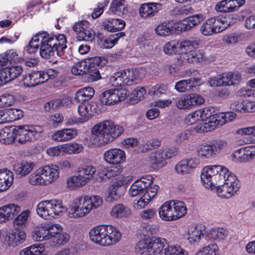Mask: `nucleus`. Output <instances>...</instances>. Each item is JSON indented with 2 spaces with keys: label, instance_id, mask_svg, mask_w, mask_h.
Returning <instances> with one entry per match:
<instances>
[{
  "label": "nucleus",
  "instance_id": "1",
  "mask_svg": "<svg viewBox=\"0 0 255 255\" xmlns=\"http://www.w3.org/2000/svg\"><path fill=\"white\" fill-rule=\"evenodd\" d=\"M67 43V38L63 34L51 35L45 31H41L32 37L24 50L31 54L36 53L39 49V54L44 59L53 57L56 51L59 57L66 59L68 58L65 54Z\"/></svg>",
  "mask_w": 255,
  "mask_h": 255
},
{
  "label": "nucleus",
  "instance_id": "2",
  "mask_svg": "<svg viewBox=\"0 0 255 255\" xmlns=\"http://www.w3.org/2000/svg\"><path fill=\"white\" fill-rule=\"evenodd\" d=\"M44 132V128L39 125L6 127L0 130V142L5 144H11L15 139L21 144L34 142L41 138Z\"/></svg>",
  "mask_w": 255,
  "mask_h": 255
},
{
  "label": "nucleus",
  "instance_id": "3",
  "mask_svg": "<svg viewBox=\"0 0 255 255\" xmlns=\"http://www.w3.org/2000/svg\"><path fill=\"white\" fill-rule=\"evenodd\" d=\"M136 251L141 255H188V252L180 246L168 245L167 241L163 238H144L138 241L135 247Z\"/></svg>",
  "mask_w": 255,
  "mask_h": 255
},
{
  "label": "nucleus",
  "instance_id": "4",
  "mask_svg": "<svg viewBox=\"0 0 255 255\" xmlns=\"http://www.w3.org/2000/svg\"><path fill=\"white\" fill-rule=\"evenodd\" d=\"M153 180L151 175H146L137 179L131 185L128 192L130 197H135L143 193L135 204L134 207L136 209L144 208L156 194L158 186L153 184Z\"/></svg>",
  "mask_w": 255,
  "mask_h": 255
},
{
  "label": "nucleus",
  "instance_id": "5",
  "mask_svg": "<svg viewBox=\"0 0 255 255\" xmlns=\"http://www.w3.org/2000/svg\"><path fill=\"white\" fill-rule=\"evenodd\" d=\"M124 131L123 127L115 125L112 121L106 120L94 125L91 134L95 144L104 145L112 142Z\"/></svg>",
  "mask_w": 255,
  "mask_h": 255
},
{
  "label": "nucleus",
  "instance_id": "6",
  "mask_svg": "<svg viewBox=\"0 0 255 255\" xmlns=\"http://www.w3.org/2000/svg\"><path fill=\"white\" fill-rule=\"evenodd\" d=\"M89 234L92 242L105 247L115 245L122 238V234L119 230L109 225L95 226L90 229Z\"/></svg>",
  "mask_w": 255,
  "mask_h": 255
},
{
  "label": "nucleus",
  "instance_id": "7",
  "mask_svg": "<svg viewBox=\"0 0 255 255\" xmlns=\"http://www.w3.org/2000/svg\"><path fill=\"white\" fill-rule=\"evenodd\" d=\"M228 172V169L222 165H207L201 170V180L206 188L216 189Z\"/></svg>",
  "mask_w": 255,
  "mask_h": 255
},
{
  "label": "nucleus",
  "instance_id": "8",
  "mask_svg": "<svg viewBox=\"0 0 255 255\" xmlns=\"http://www.w3.org/2000/svg\"><path fill=\"white\" fill-rule=\"evenodd\" d=\"M66 207L59 199L45 200L40 202L36 207V213L41 218L51 220L62 216Z\"/></svg>",
  "mask_w": 255,
  "mask_h": 255
},
{
  "label": "nucleus",
  "instance_id": "9",
  "mask_svg": "<svg viewBox=\"0 0 255 255\" xmlns=\"http://www.w3.org/2000/svg\"><path fill=\"white\" fill-rule=\"evenodd\" d=\"M227 142L223 140H215L208 143H199L196 147L197 155L203 159H209L219 155L226 147Z\"/></svg>",
  "mask_w": 255,
  "mask_h": 255
},
{
  "label": "nucleus",
  "instance_id": "10",
  "mask_svg": "<svg viewBox=\"0 0 255 255\" xmlns=\"http://www.w3.org/2000/svg\"><path fill=\"white\" fill-rule=\"evenodd\" d=\"M234 22L228 18L215 16L206 20L200 27L201 33L205 36H210L220 33Z\"/></svg>",
  "mask_w": 255,
  "mask_h": 255
},
{
  "label": "nucleus",
  "instance_id": "11",
  "mask_svg": "<svg viewBox=\"0 0 255 255\" xmlns=\"http://www.w3.org/2000/svg\"><path fill=\"white\" fill-rule=\"evenodd\" d=\"M5 52L0 54V87L17 78L22 72L21 66H7L8 62Z\"/></svg>",
  "mask_w": 255,
  "mask_h": 255
},
{
  "label": "nucleus",
  "instance_id": "12",
  "mask_svg": "<svg viewBox=\"0 0 255 255\" xmlns=\"http://www.w3.org/2000/svg\"><path fill=\"white\" fill-rule=\"evenodd\" d=\"M218 185L216 192L218 196L224 198H229L234 195L240 188L239 181L236 176L228 170V174L225 175L220 183Z\"/></svg>",
  "mask_w": 255,
  "mask_h": 255
},
{
  "label": "nucleus",
  "instance_id": "13",
  "mask_svg": "<svg viewBox=\"0 0 255 255\" xmlns=\"http://www.w3.org/2000/svg\"><path fill=\"white\" fill-rule=\"evenodd\" d=\"M242 80L238 72H225L209 78L208 82L211 87L231 86L239 84Z\"/></svg>",
  "mask_w": 255,
  "mask_h": 255
},
{
  "label": "nucleus",
  "instance_id": "14",
  "mask_svg": "<svg viewBox=\"0 0 255 255\" xmlns=\"http://www.w3.org/2000/svg\"><path fill=\"white\" fill-rule=\"evenodd\" d=\"M67 216L70 218L79 219L88 215L90 211L83 195H80L72 201L66 207Z\"/></svg>",
  "mask_w": 255,
  "mask_h": 255
},
{
  "label": "nucleus",
  "instance_id": "15",
  "mask_svg": "<svg viewBox=\"0 0 255 255\" xmlns=\"http://www.w3.org/2000/svg\"><path fill=\"white\" fill-rule=\"evenodd\" d=\"M204 102V98L196 93L184 94L174 100L176 107L179 110H191Z\"/></svg>",
  "mask_w": 255,
  "mask_h": 255
},
{
  "label": "nucleus",
  "instance_id": "16",
  "mask_svg": "<svg viewBox=\"0 0 255 255\" xmlns=\"http://www.w3.org/2000/svg\"><path fill=\"white\" fill-rule=\"evenodd\" d=\"M128 97V92L124 88L106 90L100 95V100L105 105H114L124 101Z\"/></svg>",
  "mask_w": 255,
  "mask_h": 255
},
{
  "label": "nucleus",
  "instance_id": "17",
  "mask_svg": "<svg viewBox=\"0 0 255 255\" xmlns=\"http://www.w3.org/2000/svg\"><path fill=\"white\" fill-rule=\"evenodd\" d=\"M133 72L131 68L117 72L110 77L109 82L114 87L132 85L135 83Z\"/></svg>",
  "mask_w": 255,
  "mask_h": 255
},
{
  "label": "nucleus",
  "instance_id": "18",
  "mask_svg": "<svg viewBox=\"0 0 255 255\" xmlns=\"http://www.w3.org/2000/svg\"><path fill=\"white\" fill-rule=\"evenodd\" d=\"M200 161L197 157H189L179 161L175 166V172L182 175L192 173L199 165Z\"/></svg>",
  "mask_w": 255,
  "mask_h": 255
},
{
  "label": "nucleus",
  "instance_id": "19",
  "mask_svg": "<svg viewBox=\"0 0 255 255\" xmlns=\"http://www.w3.org/2000/svg\"><path fill=\"white\" fill-rule=\"evenodd\" d=\"M103 160L109 165L122 164L126 161V154L125 151L120 148H112L104 152Z\"/></svg>",
  "mask_w": 255,
  "mask_h": 255
},
{
  "label": "nucleus",
  "instance_id": "20",
  "mask_svg": "<svg viewBox=\"0 0 255 255\" xmlns=\"http://www.w3.org/2000/svg\"><path fill=\"white\" fill-rule=\"evenodd\" d=\"M198 112L200 115L201 122L191 128V131H194L197 133H204L208 132L210 130H205L208 125H211L212 118L213 117V114H212L211 110L208 108H205L202 109H199Z\"/></svg>",
  "mask_w": 255,
  "mask_h": 255
},
{
  "label": "nucleus",
  "instance_id": "21",
  "mask_svg": "<svg viewBox=\"0 0 255 255\" xmlns=\"http://www.w3.org/2000/svg\"><path fill=\"white\" fill-rule=\"evenodd\" d=\"M73 30L77 33L79 40L90 41L94 36L90 23L87 20L75 23L73 26Z\"/></svg>",
  "mask_w": 255,
  "mask_h": 255
},
{
  "label": "nucleus",
  "instance_id": "22",
  "mask_svg": "<svg viewBox=\"0 0 255 255\" xmlns=\"http://www.w3.org/2000/svg\"><path fill=\"white\" fill-rule=\"evenodd\" d=\"M237 115L234 112H222L213 114L211 125H208L205 130H212L217 127H221L226 123L234 120Z\"/></svg>",
  "mask_w": 255,
  "mask_h": 255
},
{
  "label": "nucleus",
  "instance_id": "23",
  "mask_svg": "<svg viewBox=\"0 0 255 255\" xmlns=\"http://www.w3.org/2000/svg\"><path fill=\"white\" fill-rule=\"evenodd\" d=\"M203 80L200 78H191L181 80L175 83L174 89L179 93H186L192 91L196 86L203 84Z\"/></svg>",
  "mask_w": 255,
  "mask_h": 255
},
{
  "label": "nucleus",
  "instance_id": "24",
  "mask_svg": "<svg viewBox=\"0 0 255 255\" xmlns=\"http://www.w3.org/2000/svg\"><path fill=\"white\" fill-rule=\"evenodd\" d=\"M245 2V0H222L217 3L215 9L220 12H233L237 11Z\"/></svg>",
  "mask_w": 255,
  "mask_h": 255
},
{
  "label": "nucleus",
  "instance_id": "25",
  "mask_svg": "<svg viewBox=\"0 0 255 255\" xmlns=\"http://www.w3.org/2000/svg\"><path fill=\"white\" fill-rule=\"evenodd\" d=\"M98 110L96 103L93 102L81 103L78 108L80 116L79 122L84 123L97 113Z\"/></svg>",
  "mask_w": 255,
  "mask_h": 255
},
{
  "label": "nucleus",
  "instance_id": "26",
  "mask_svg": "<svg viewBox=\"0 0 255 255\" xmlns=\"http://www.w3.org/2000/svg\"><path fill=\"white\" fill-rule=\"evenodd\" d=\"M205 227L202 225L191 226L188 228L186 238L191 244L198 243L202 237L206 236Z\"/></svg>",
  "mask_w": 255,
  "mask_h": 255
},
{
  "label": "nucleus",
  "instance_id": "27",
  "mask_svg": "<svg viewBox=\"0 0 255 255\" xmlns=\"http://www.w3.org/2000/svg\"><path fill=\"white\" fill-rule=\"evenodd\" d=\"M199 43L194 40H181L177 41V50L180 59L184 60V55H188L192 50L198 48Z\"/></svg>",
  "mask_w": 255,
  "mask_h": 255
},
{
  "label": "nucleus",
  "instance_id": "28",
  "mask_svg": "<svg viewBox=\"0 0 255 255\" xmlns=\"http://www.w3.org/2000/svg\"><path fill=\"white\" fill-rule=\"evenodd\" d=\"M77 135V130L75 128H66L54 133L52 138L58 142H65L74 138Z\"/></svg>",
  "mask_w": 255,
  "mask_h": 255
},
{
  "label": "nucleus",
  "instance_id": "29",
  "mask_svg": "<svg viewBox=\"0 0 255 255\" xmlns=\"http://www.w3.org/2000/svg\"><path fill=\"white\" fill-rule=\"evenodd\" d=\"M185 59L182 60L183 63H203L207 61V57L205 52L201 49H194L188 53V55H184Z\"/></svg>",
  "mask_w": 255,
  "mask_h": 255
},
{
  "label": "nucleus",
  "instance_id": "30",
  "mask_svg": "<svg viewBox=\"0 0 255 255\" xmlns=\"http://www.w3.org/2000/svg\"><path fill=\"white\" fill-rule=\"evenodd\" d=\"M234 156L238 157L241 162L255 159V145L245 146L236 150Z\"/></svg>",
  "mask_w": 255,
  "mask_h": 255
},
{
  "label": "nucleus",
  "instance_id": "31",
  "mask_svg": "<svg viewBox=\"0 0 255 255\" xmlns=\"http://www.w3.org/2000/svg\"><path fill=\"white\" fill-rule=\"evenodd\" d=\"M172 203V201H166L159 207L158 213L162 220L167 222L175 221Z\"/></svg>",
  "mask_w": 255,
  "mask_h": 255
},
{
  "label": "nucleus",
  "instance_id": "32",
  "mask_svg": "<svg viewBox=\"0 0 255 255\" xmlns=\"http://www.w3.org/2000/svg\"><path fill=\"white\" fill-rule=\"evenodd\" d=\"M13 179L11 171L7 169L0 170V192L8 190L12 185Z\"/></svg>",
  "mask_w": 255,
  "mask_h": 255
},
{
  "label": "nucleus",
  "instance_id": "33",
  "mask_svg": "<svg viewBox=\"0 0 255 255\" xmlns=\"http://www.w3.org/2000/svg\"><path fill=\"white\" fill-rule=\"evenodd\" d=\"M47 185L55 182L59 176V170L57 165L50 164L42 167Z\"/></svg>",
  "mask_w": 255,
  "mask_h": 255
},
{
  "label": "nucleus",
  "instance_id": "34",
  "mask_svg": "<svg viewBox=\"0 0 255 255\" xmlns=\"http://www.w3.org/2000/svg\"><path fill=\"white\" fill-rule=\"evenodd\" d=\"M175 31L174 24L172 21H165L158 24L155 28V33L161 37L168 36Z\"/></svg>",
  "mask_w": 255,
  "mask_h": 255
},
{
  "label": "nucleus",
  "instance_id": "35",
  "mask_svg": "<svg viewBox=\"0 0 255 255\" xmlns=\"http://www.w3.org/2000/svg\"><path fill=\"white\" fill-rule=\"evenodd\" d=\"M228 235V230L223 228H214L206 232V237L212 241H221Z\"/></svg>",
  "mask_w": 255,
  "mask_h": 255
},
{
  "label": "nucleus",
  "instance_id": "36",
  "mask_svg": "<svg viewBox=\"0 0 255 255\" xmlns=\"http://www.w3.org/2000/svg\"><path fill=\"white\" fill-rule=\"evenodd\" d=\"M164 159L163 151L159 150L150 154L148 162L149 164L153 168H162L166 164V162Z\"/></svg>",
  "mask_w": 255,
  "mask_h": 255
},
{
  "label": "nucleus",
  "instance_id": "37",
  "mask_svg": "<svg viewBox=\"0 0 255 255\" xmlns=\"http://www.w3.org/2000/svg\"><path fill=\"white\" fill-rule=\"evenodd\" d=\"M121 164H115L113 166L104 168L98 174L100 178L103 179L106 177L110 179L119 175L123 170V167Z\"/></svg>",
  "mask_w": 255,
  "mask_h": 255
},
{
  "label": "nucleus",
  "instance_id": "38",
  "mask_svg": "<svg viewBox=\"0 0 255 255\" xmlns=\"http://www.w3.org/2000/svg\"><path fill=\"white\" fill-rule=\"evenodd\" d=\"M158 4L156 3L142 4L139 8L140 16L142 18H150L158 11Z\"/></svg>",
  "mask_w": 255,
  "mask_h": 255
},
{
  "label": "nucleus",
  "instance_id": "39",
  "mask_svg": "<svg viewBox=\"0 0 255 255\" xmlns=\"http://www.w3.org/2000/svg\"><path fill=\"white\" fill-rule=\"evenodd\" d=\"M125 2L126 0H113L106 13L109 15L117 14L119 15L125 14L127 11L125 4Z\"/></svg>",
  "mask_w": 255,
  "mask_h": 255
},
{
  "label": "nucleus",
  "instance_id": "40",
  "mask_svg": "<svg viewBox=\"0 0 255 255\" xmlns=\"http://www.w3.org/2000/svg\"><path fill=\"white\" fill-rule=\"evenodd\" d=\"M25 238V232L22 230H17L7 236V242L9 246L14 247L24 242Z\"/></svg>",
  "mask_w": 255,
  "mask_h": 255
},
{
  "label": "nucleus",
  "instance_id": "41",
  "mask_svg": "<svg viewBox=\"0 0 255 255\" xmlns=\"http://www.w3.org/2000/svg\"><path fill=\"white\" fill-rule=\"evenodd\" d=\"M131 214L130 210L122 204L114 206L110 212L112 217L116 218H127Z\"/></svg>",
  "mask_w": 255,
  "mask_h": 255
},
{
  "label": "nucleus",
  "instance_id": "42",
  "mask_svg": "<svg viewBox=\"0 0 255 255\" xmlns=\"http://www.w3.org/2000/svg\"><path fill=\"white\" fill-rule=\"evenodd\" d=\"M83 196L90 212L99 208L103 203V198L100 195H83Z\"/></svg>",
  "mask_w": 255,
  "mask_h": 255
},
{
  "label": "nucleus",
  "instance_id": "43",
  "mask_svg": "<svg viewBox=\"0 0 255 255\" xmlns=\"http://www.w3.org/2000/svg\"><path fill=\"white\" fill-rule=\"evenodd\" d=\"M96 172V167L91 164L84 165L80 167L78 170V173L83 176L86 183L94 178Z\"/></svg>",
  "mask_w": 255,
  "mask_h": 255
},
{
  "label": "nucleus",
  "instance_id": "44",
  "mask_svg": "<svg viewBox=\"0 0 255 255\" xmlns=\"http://www.w3.org/2000/svg\"><path fill=\"white\" fill-rule=\"evenodd\" d=\"M95 94L94 89L87 87L79 90L75 94V99L78 102L88 101L91 99Z\"/></svg>",
  "mask_w": 255,
  "mask_h": 255
},
{
  "label": "nucleus",
  "instance_id": "45",
  "mask_svg": "<svg viewBox=\"0 0 255 255\" xmlns=\"http://www.w3.org/2000/svg\"><path fill=\"white\" fill-rule=\"evenodd\" d=\"M172 201L174 220L175 221L184 216L187 213V209L185 203L182 201L178 200Z\"/></svg>",
  "mask_w": 255,
  "mask_h": 255
},
{
  "label": "nucleus",
  "instance_id": "46",
  "mask_svg": "<svg viewBox=\"0 0 255 255\" xmlns=\"http://www.w3.org/2000/svg\"><path fill=\"white\" fill-rule=\"evenodd\" d=\"M45 248L42 244H35L29 246L20 252V255H44Z\"/></svg>",
  "mask_w": 255,
  "mask_h": 255
},
{
  "label": "nucleus",
  "instance_id": "47",
  "mask_svg": "<svg viewBox=\"0 0 255 255\" xmlns=\"http://www.w3.org/2000/svg\"><path fill=\"white\" fill-rule=\"evenodd\" d=\"M33 167L34 165L32 163L22 161L15 164L14 166V170L17 174L23 176L28 174L33 169Z\"/></svg>",
  "mask_w": 255,
  "mask_h": 255
},
{
  "label": "nucleus",
  "instance_id": "48",
  "mask_svg": "<svg viewBox=\"0 0 255 255\" xmlns=\"http://www.w3.org/2000/svg\"><path fill=\"white\" fill-rule=\"evenodd\" d=\"M67 187L71 189H75L82 187L87 183L79 173L77 175H74L69 177L66 181Z\"/></svg>",
  "mask_w": 255,
  "mask_h": 255
},
{
  "label": "nucleus",
  "instance_id": "49",
  "mask_svg": "<svg viewBox=\"0 0 255 255\" xmlns=\"http://www.w3.org/2000/svg\"><path fill=\"white\" fill-rule=\"evenodd\" d=\"M204 19V16L202 14H194L189 16L184 20L183 25L185 26V30H189L194 26L198 25Z\"/></svg>",
  "mask_w": 255,
  "mask_h": 255
},
{
  "label": "nucleus",
  "instance_id": "50",
  "mask_svg": "<svg viewBox=\"0 0 255 255\" xmlns=\"http://www.w3.org/2000/svg\"><path fill=\"white\" fill-rule=\"evenodd\" d=\"M63 155L78 154L83 150L82 144L76 142H70L62 144Z\"/></svg>",
  "mask_w": 255,
  "mask_h": 255
},
{
  "label": "nucleus",
  "instance_id": "51",
  "mask_svg": "<svg viewBox=\"0 0 255 255\" xmlns=\"http://www.w3.org/2000/svg\"><path fill=\"white\" fill-rule=\"evenodd\" d=\"M1 208L8 221L13 219L21 210L20 207L14 203L3 205Z\"/></svg>",
  "mask_w": 255,
  "mask_h": 255
},
{
  "label": "nucleus",
  "instance_id": "52",
  "mask_svg": "<svg viewBox=\"0 0 255 255\" xmlns=\"http://www.w3.org/2000/svg\"><path fill=\"white\" fill-rule=\"evenodd\" d=\"M6 123H10L22 118L23 111L20 109H9L5 110Z\"/></svg>",
  "mask_w": 255,
  "mask_h": 255
},
{
  "label": "nucleus",
  "instance_id": "53",
  "mask_svg": "<svg viewBox=\"0 0 255 255\" xmlns=\"http://www.w3.org/2000/svg\"><path fill=\"white\" fill-rule=\"evenodd\" d=\"M88 64L86 60L77 61L72 66L71 72L75 75H83L86 71Z\"/></svg>",
  "mask_w": 255,
  "mask_h": 255
},
{
  "label": "nucleus",
  "instance_id": "54",
  "mask_svg": "<svg viewBox=\"0 0 255 255\" xmlns=\"http://www.w3.org/2000/svg\"><path fill=\"white\" fill-rule=\"evenodd\" d=\"M125 35L124 32H120L111 35L109 38L105 39L102 44L104 48L110 49L112 48L117 42L118 40Z\"/></svg>",
  "mask_w": 255,
  "mask_h": 255
},
{
  "label": "nucleus",
  "instance_id": "55",
  "mask_svg": "<svg viewBox=\"0 0 255 255\" xmlns=\"http://www.w3.org/2000/svg\"><path fill=\"white\" fill-rule=\"evenodd\" d=\"M67 100H68V99H62V100L58 99L51 100L45 104L44 108L45 111L48 112L57 110L62 107Z\"/></svg>",
  "mask_w": 255,
  "mask_h": 255
},
{
  "label": "nucleus",
  "instance_id": "56",
  "mask_svg": "<svg viewBox=\"0 0 255 255\" xmlns=\"http://www.w3.org/2000/svg\"><path fill=\"white\" fill-rule=\"evenodd\" d=\"M184 123L188 125H194L199 124L200 122V115L198 110L187 114L184 118Z\"/></svg>",
  "mask_w": 255,
  "mask_h": 255
},
{
  "label": "nucleus",
  "instance_id": "57",
  "mask_svg": "<svg viewBox=\"0 0 255 255\" xmlns=\"http://www.w3.org/2000/svg\"><path fill=\"white\" fill-rule=\"evenodd\" d=\"M88 66L95 67L97 68H101L108 63V60L103 56H96L86 60Z\"/></svg>",
  "mask_w": 255,
  "mask_h": 255
},
{
  "label": "nucleus",
  "instance_id": "58",
  "mask_svg": "<svg viewBox=\"0 0 255 255\" xmlns=\"http://www.w3.org/2000/svg\"><path fill=\"white\" fill-rule=\"evenodd\" d=\"M33 240L36 241L49 240L46 229L44 228H35L32 232Z\"/></svg>",
  "mask_w": 255,
  "mask_h": 255
},
{
  "label": "nucleus",
  "instance_id": "59",
  "mask_svg": "<svg viewBox=\"0 0 255 255\" xmlns=\"http://www.w3.org/2000/svg\"><path fill=\"white\" fill-rule=\"evenodd\" d=\"M164 53L168 55L173 54H178L177 50V41L171 40L166 42L163 47Z\"/></svg>",
  "mask_w": 255,
  "mask_h": 255
},
{
  "label": "nucleus",
  "instance_id": "60",
  "mask_svg": "<svg viewBox=\"0 0 255 255\" xmlns=\"http://www.w3.org/2000/svg\"><path fill=\"white\" fill-rule=\"evenodd\" d=\"M15 102V99L11 94H4L0 96V108L10 107L13 105Z\"/></svg>",
  "mask_w": 255,
  "mask_h": 255
},
{
  "label": "nucleus",
  "instance_id": "61",
  "mask_svg": "<svg viewBox=\"0 0 255 255\" xmlns=\"http://www.w3.org/2000/svg\"><path fill=\"white\" fill-rule=\"evenodd\" d=\"M30 211L28 210L23 211L13 220V225L16 228L21 227L25 225L28 217L29 216Z\"/></svg>",
  "mask_w": 255,
  "mask_h": 255
},
{
  "label": "nucleus",
  "instance_id": "62",
  "mask_svg": "<svg viewBox=\"0 0 255 255\" xmlns=\"http://www.w3.org/2000/svg\"><path fill=\"white\" fill-rule=\"evenodd\" d=\"M218 253V247L216 244H211L198 252L196 255H217Z\"/></svg>",
  "mask_w": 255,
  "mask_h": 255
},
{
  "label": "nucleus",
  "instance_id": "63",
  "mask_svg": "<svg viewBox=\"0 0 255 255\" xmlns=\"http://www.w3.org/2000/svg\"><path fill=\"white\" fill-rule=\"evenodd\" d=\"M131 180V177L129 176H121L116 178L110 186L119 190L125 184H128Z\"/></svg>",
  "mask_w": 255,
  "mask_h": 255
},
{
  "label": "nucleus",
  "instance_id": "64",
  "mask_svg": "<svg viewBox=\"0 0 255 255\" xmlns=\"http://www.w3.org/2000/svg\"><path fill=\"white\" fill-rule=\"evenodd\" d=\"M45 228L49 239H51L53 238L59 232L62 231L63 230L62 226L58 224L48 225L45 227Z\"/></svg>",
  "mask_w": 255,
  "mask_h": 255
}]
</instances>
